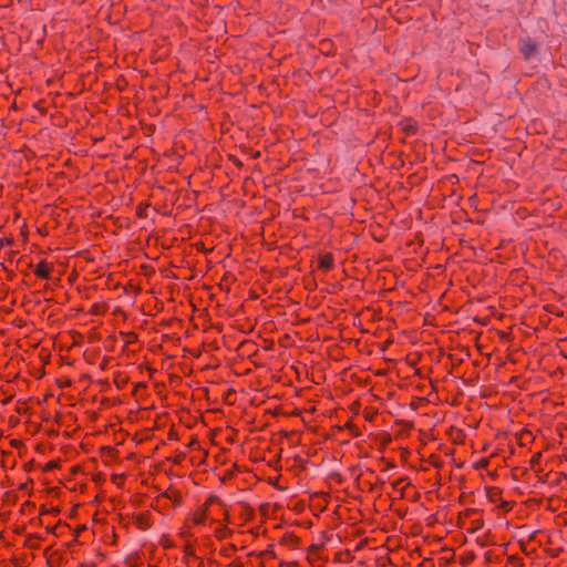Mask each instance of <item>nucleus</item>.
Returning <instances> with one entry per match:
<instances>
[{
    "label": "nucleus",
    "mask_w": 567,
    "mask_h": 567,
    "mask_svg": "<svg viewBox=\"0 0 567 567\" xmlns=\"http://www.w3.org/2000/svg\"><path fill=\"white\" fill-rule=\"evenodd\" d=\"M332 265V260L329 256L321 258L320 266L324 269H329Z\"/></svg>",
    "instance_id": "nucleus-3"
},
{
    "label": "nucleus",
    "mask_w": 567,
    "mask_h": 567,
    "mask_svg": "<svg viewBox=\"0 0 567 567\" xmlns=\"http://www.w3.org/2000/svg\"><path fill=\"white\" fill-rule=\"evenodd\" d=\"M520 51L526 59H529L535 52V44L530 40L522 41Z\"/></svg>",
    "instance_id": "nucleus-1"
},
{
    "label": "nucleus",
    "mask_w": 567,
    "mask_h": 567,
    "mask_svg": "<svg viewBox=\"0 0 567 567\" xmlns=\"http://www.w3.org/2000/svg\"><path fill=\"white\" fill-rule=\"evenodd\" d=\"M37 276L41 278H48L49 277V267L45 262H40L35 268Z\"/></svg>",
    "instance_id": "nucleus-2"
},
{
    "label": "nucleus",
    "mask_w": 567,
    "mask_h": 567,
    "mask_svg": "<svg viewBox=\"0 0 567 567\" xmlns=\"http://www.w3.org/2000/svg\"><path fill=\"white\" fill-rule=\"evenodd\" d=\"M204 518H205V514H204V513H202L200 515H198V516H196V517H195V522H196L197 524H200V523H203Z\"/></svg>",
    "instance_id": "nucleus-4"
}]
</instances>
